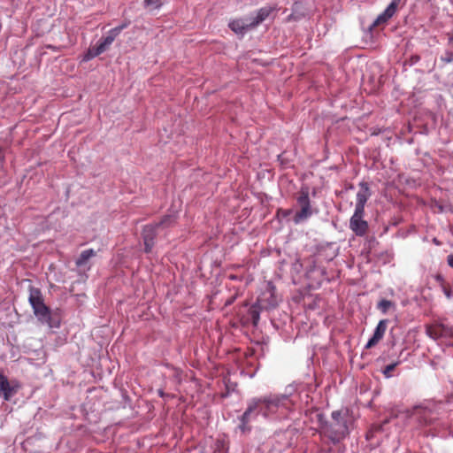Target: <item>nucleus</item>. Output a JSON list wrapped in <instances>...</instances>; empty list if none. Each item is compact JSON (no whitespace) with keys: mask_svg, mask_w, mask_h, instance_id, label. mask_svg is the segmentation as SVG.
<instances>
[{"mask_svg":"<svg viewBox=\"0 0 453 453\" xmlns=\"http://www.w3.org/2000/svg\"><path fill=\"white\" fill-rule=\"evenodd\" d=\"M290 213H291V211H283L284 216L289 215Z\"/></svg>","mask_w":453,"mask_h":453,"instance_id":"obj_29","label":"nucleus"},{"mask_svg":"<svg viewBox=\"0 0 453 453\" xmlns=\"http://www.w3.org/2000/svg\"><path fill=\"white\" fill-rule=\"evenodd\" d=\"M293 405L288 395H271L263 398H254L248 403V407L241 418L240 428L244 432L246 425L250 422L252 414H261L264 418L277 416L285 417Z\"/></svg>","mask_w":453,"mask_h":453,"instance_id":"obj_1","label":"nucleus"},{"mask_svg":"<svg viewBox=\"0 0 453 453\" xmlns=\"http://www.w3.org/2000/svg\"><path fill=\"white\" fill-rule=\"evenodd\" d=\"M158 395L163 397L165 395L164 392L162 390H159L158 391Z\"/></svg>","mask_w":453,"mask_h":453,"instance_id":"obj_30","label":"nucleus"},{"mask_svg":"<svg viewBox=\"0 0 453 453\" xmlns=\"http://www.w3.org/2000/svg\"><path fill=\"white\" fill-rule=\"evenodd\" d=\"M377 307L382 313L385 314L388 312L389 309L395 308V305L393 302L389 300L382 299L381 301L379 302Z\"/></svg>","mask_w":453,"mask_h":453,"instance_id":"obj_18","label":"nucleus"},{"mask_svg":"<svg viewBox=\"0 0 453 453\" xmlns=\"http://www.w3.org/2000/svg\"><path fill=\"white\" fill-rule=\"evenodd\" d=\"M118 35H115L112 30L111 29L107 35L104 38H102L96 44V48L100 50L101 53H104L109 47L110 45L113 42V41L115 40V38L117 37Z\"/></svg>","mask_w":453,"mask_h":453,"instance_id":"obj_16","label":"nucleus"},{"mask_svg":"<svg viewBox=\"0 0 453 453\" xmlns=\"http://www.w3.org/2000/svg\"><path fill=\"white\" fill-rule=\"evenodd\" d=\"M128 25H129V22H124L121 25L113 27L111 30L115 35H119L122 30H124L125 28H127L128 27Z\"/></svg>","mask_w":453,"mask_h":453,"instance_id":"obj_23","label":"nucleus"},{"mask_svg":"<svg viewBox=\"0 0 453 453\" xmlns=\"http://www.w3.org/2000/svg\"><path fill=\"white\" fill-rule=\"evenodd\" d=\"M450 41H451V42H453V37H452V38H450Z\"/></svg>","mask_w":453,"mask_h":453,"instance_id":"obj_31","label":"nucleus"},{"mask_svg":"<svg viewBox=\"0 0 453 453\" xmlns=\"http://www.w3.org/2000/svg\"><path fill=\"white\" fill-rule=\"evenodd\" d=\"M441 289L448 299L453 298V290L450 288L442 285Z\"/></svg>","mask_w":453,"mask_h":453,"instance_id":"obj_24","label":"nucleus"},{"mask_svg":"<svg viewBox=\"0 0 453 453\" xmlns=\"http://www.w3.org/2000/svg\"><path fill=\"white\" fill-rule=\"evenodd\" d=\"M28 301L37 319L50 328L59 327L60 321L52 318L51 311L43 302L41 291L38 288H31Z\"/></svg>","mask_w":453,"mask_h":453,"instance_id":"obj_2","label":"nucleus"},{"mask_svg":"<svg viewBox=\"0 0 453 453\" xmlns=\"http://www.w3.org/2000/svg\"><path fill=\"white\" fill-rule=\"evenodd\" d=\"M252 318H253V320H254V323L256 324L257 321L259 319V315L257 311H254L253 314H252Z\"/></svg>","mask_w":453,"mask_h":453,"instance_id":"obj_27","label":"nucleus"},{"mask_svg":"<svg viewBox=\"0 0 453 453\" xmlns=\"http://www.w3.org/2000/svg\"><path fill=\"white\" fill-rule=\"evenodd\" d=\"M15 393V388L10 385L4 375L0 374V395H3L4 399L9 401Z\"/></svg>","mask_w":453,"mask_h":453,"instance_id":"obj_14","label":"nucleus"},{"mask_svg":"<svg viewBox=\"0 0 453 453\" xmlns=\"http://www.w3.org/2000/svg\"><path fill=\"white\" fill-rule=\"evenodd\" d=\"M251 24V18H240L233 19L229 22L228 27L236 35H243L249 30L253 29L254 27Z\"/></svg>","mask_w":453,"mask_h":453,"instance_id":"obj_11","label":"nucleus"},{"mask_svg":"<svg viewBox=\"0 0 453 453\" xmlns=\"http://www.w3.org/2000/svg\"><path fill=\"white\" fill-rule=\"evenodd\" d=\"M447 57L445 58V61L449 63L453 60V54L451 52L446 53Z\"/></svg>","mask_w":453,"mask_h":453,"instance_id":"obj_26","label":"nucleus"},{"mask_svg":"<svg viewBox=\"0 0 453 453\" xmlns=\"http://www.w3.org/2000/svg\"><path fill=\"white\" fill-rule=\"evenodd\" d=\"M396 365H397V363H394V364H390V365H387L383 370V374L387 378L391 377V372L394 371V369L395 368Z\"/></svg>","mask_w":453,"mask_h":453,"instance_id":"obj_22","label":"nucleus"},{"mask_svg":"<svg viewBox=\"0 0 453 453\" xmlns=\"http://www.w3.org/2000/svg\"><path fill=\"white\" fill-rule=\"evenodd\" d=\"M102 53L100 52V50L96 47H93V48H89L88 50V51L84 54L83 58H82V61L84 62H88L91 59H93L94 58L101 55Z\"/></svg>","mask_w":453,"mask_h":453,"instance_id":"obj_19","label":"nucleus"},{"mask_svg":"<svg viewBox=\"0 0 453 453\" xmlns=\"http://www.w3.org/2000/svg\"><path fill=\"white\" fill-rule=\"evenodd\" d=\"M388 326V320L387 319H381L378 323L372 336L369 339L367 342L365 348L370 349L373 346H375L384 336L386 330Z\"/></svg>","mask_w":453,"mask_h":453,"instance_id":"obj_13","label":"nucleus"},{"mask_svg":"<svg viewBox=\"0 0 453 453\" xmlns=\"http://www.w3.org/2000/svg\"><path fill=\"white\" fill-rule=\"evenodd\" d=\"M370 196L371 192L368 184L364 181L360 182L359 190L357 193V201L354 211L365 212V206Z\"/></svg>","mask_w":453,"mask_h":453,"instance_id":"obj_12","label":"nucleus"},{"mask_svg":"<svg viewBox=\"0 0 453 453\" xmlns=\"http://www.w3.org/2000/svg\"><path fill=\"white\" fill-rule=\"evenodd\" d=\"M400 1L401 0H392L385 11L375 19V20L371 25L370 29H372L377 26L386 24L388 19H390L396 12Z\"/></svg>","mask_w":453,"mask_h":453,"instance_id":"obj_10","label":"nucleus"},{"mask_svg":"<svg viewBox=\"0 0 453 453\" xmlns=\"http://www.w3.org/2000/svg\"><path fill=\"white\" fill-rule=\"evenodd\" d=\"M310 188L308 186H302L299 195L296 198L300 210L296 212L293 221L295 224H300L306 221L313 214V210L310 200Z\"/></svg>","mask_w":453,"mask_h":453,"instance_id":"obj_3","label":"nucleus"},{"mask_svg":"<svg viewBox=\"0 0 453 453\" xmlns=\"http://www.w3.org/2000/svg\"><path fill=\"white\" fill-rule=\"evenodd\" d=\"M324 434L333 442L337 443L349 434L347 421H338L326 424L323 426Z\"/></svg>","mask_w":453,"mask_h":453,"instance_id":"obj_5","label":"nucleus"},{"mask_svg":"<svg viewBox=\"0 0 453 453\" xmlns=\"http://www.w3.org/2000/svg\"><path fill=\"white\" fill-rule=\"evenodd\" d=\"M426 333L434 340L453 338V326L441 322H435L426 326Z\"/></svg>","mask_w":453,"mask_h":453,"instance_id":"obj_7","label":"nucleus"},{"mask_svg":"<svg viewBox=\"0 0 453 453\" xmlns=\"http://www.w3.org/2000/svg\"><path fill=\"white\" fill-rule=\"evenodd\" d=\"M175 221L174 218L171 215L165 216L159 223L156 225H147L142 229V239L144 242V250L146 253L151 251L154 246V239L157 234V230L164 226H171Z\"/></svg>","mask_w":453,"mask_h":453,"instance_id":"obj_4","label":"nucleus"},{"mask_svg":"<svg viewBox=\"0 0 453 453\" xmlns=\"http://www.w3.org/2000/svg\"><path fill=\"white\" fill-rule=\"evenodd\" d=\"M331 417L333 418V422L338 421H347L343 417L341 411H334L332 412Z\"/></svg>","mask_w":453,"mask_h":453,"instance_id":"obj_21","label":"nucleus"},{"mask_svg":"<svg viewBox=\"0 0 453 453\" xmlns=\"http://www.w3.org/2000/svg\"><path fill=\"white\" fill-rule=\"evenodd\" d=\"M278 303L277 296H275V287L271 282H266L265 288L261 293V295L258 296L254 308L258 309H271L274 308Z\"/></svg>","mask_w":453,"mask_h":453,"instance_id":"obj_6","label":"nucleus"},{"mask_svg":"<svg viewBox=\"0 0 453 453\" xmlns=\"http://www.w3.org/2000/svg\"><path fill=\"white\" fill-rule=\"evenodd\" d=\"M4 160V152H3V149L0 146V162H3Z\"/></svg>","mask_w":453,"mask_h":453,"instance_id":"obj_28","label":"nucleus"},{"mask_svg":"<svg viewBox=\"0 0 453 453\" xmlns=\"http://www.w3.org/2000/svg\"><path fill=\"white\" fill-rule=\"evenodd\" d=\"M96 256V251L93 249H88L83 250L80 257L76 260V265L78 267H82L87 265L88 261Z\"/></svg>","mask_w":453,"mask_h":453,"instance_id":"obj_17","label":"nucleus"},{"mask_svg":"<svg viewBox=\"0 0 453 453\" xmlns=\"http://www.w3.org/2000/svg\"><path fill=\"white\" fill-rule=\"evenodd\" d=\"M364 216L365 212L354 211V213L349 219V229L357 236H364L368 232V222L364 219Z\"/></svg>","mask_w":453,"mask_h":453,"instance_id":"obj_8","label":"nucleus"},{"mask_svg":"<svg viewBox=\"0 0 453 453\" xmlns=\"http://www.w3.org/2000/svg\"><path fill=\"white\" fill-rule=\"evenodd\" d=\"M436 408V404L426 403L423 405L416 407L414 410V415L418 418V422L421 425H428L434 419L433 413L434 410Z\"/></svg>","mask_w":453,"mask_h":453,"instance_id":"obj_9","label":"nucleus"},{"mask_svg":"<svg viewBox=\"0 0 453 453\" xmlns=\"http://www.w3.org/2000/svg\"><path fill=\"white\" fill-rule=\"evenodd\" d=\"M161 0H144L145 7L159 8L161 6Z\"/></svg>","mask_w":453,"mask_h":453,"instance_id":"obj_20","label":"nucleus"},{"mask_svg":"<svg viewBox=\"0 0 453 453\" xmlns=\"http://www.w3.org/2000/svg\"><path fill=\"white\" fill-rule=\"evenodd\" d=\"M274 11V8L271 6H265L260 8L255 16H250L251 18V24L254 28L257 27L260 23L265 20L270 14Z\"/></svg>","mask_w":453,"mask_h":453,"instance_id":"obj_15","label":"nucleus"},{"mask_svg":"<svg viewBox=\"0 0 453 453\" xmlns=\"http://www.w3.org/2000/svg\"><path fill=\"white\" fill-rule=\"evenodd\" d=\"M447 262H448V265L453 268V254H450L447 257Z\"/></svg>","mask_w":453,"mask_h":453,"instance_id":"obj_25","label":"nucleus"}]
</instances>
